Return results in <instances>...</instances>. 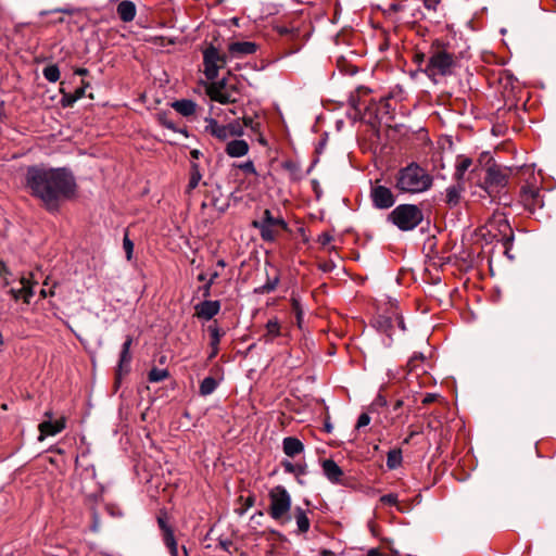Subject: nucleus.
<instances>
[{"label":"nucleus","instance_id":"5fc2aeb1","mask_svg":"<svg viewBox=\"0 0 556 556\" xmlns=\"http://www.w3.org/2000/svg\"><path fill=\"white\" fill-rule=\"evenodd\" d=\"M20 292H23L24 302L29 303L30 298L34 295L33 288L24 286L20 289Z\"/></svg>","mask_w":556,"mask_h":556},{"label":"nucleus","instance_id":"f8f14e48","mask_svg":"<svg viewBox=\"0 0 556 556\" xmlns=\"http://www.w3.org/2000/svg\"><path fill=\"white\" fill-rule=\"evenodd\" d=\"M519 202L526 211L533 214L536 210L543 207V195L535 185L526 184L519 191Z\"/></svg>","mask_w":556,"mask_h":556},{"label":"nucleus","instance_id":"864d4df0","mask_svg":"<svg viewBox=\"0 0 556 556\" xmlns=\"http://www.w3.org/2000/svg\"><path fill=\"white\" fill-rule=\"evenodd\" d=\"M426 58L428 59L427 53L418 51L414 54L413 62L420 66L425 62Z\"/></svg>","mask_w":556,"mask_h":556},{"label":"nucleus","instance_id":"1a4fd4ad","mask_svg":"<svg viewBox=\"0 0 556 556\" xmlns=\"http://www.w3.org/2000/svg\"><path fill=\"white\" fill-rule=\"evenodd\" d=\"M268 514L274 520H281L291 508V497L282 485H277L270 490Z\"/></svg>","mask_w":556,"mask_h":556},{"label":"nucleus","instance_id":"4d7b16f0","mask_svg":"<svg viewBox=\"0 0 556 556\" xmlns=\"http://www.w3.org/2000/svg\"><path fill=\"white\" fill-rule=\"evenodd\" d=\"M276 31L281 35V36H287V35H290L293 33L294 28H289L287 26H280V25H277L275 27Z\"/></svg>","mask_w":556,"mask_h":556},{"label":"nucleus","instance_id":"7c9ffc66","mask_svg":"<svg viewBox=\"0 0 556 556\" xmlns=\"http://www.w3.org/2000/svg\"><path fill=\"white\" fill-rule=\"evenodd\" d=\"M225 151L231 157L243 156V140L235 138L231 139L226 143Z\"/></svg>","mask_w":556,"mask_h":556},{"label":"nucleus","instance_id":"de8ad7c7","mask_svg":"<svg viewBox=\"0 0 556 556\" xmlns=\"http://www.w3.org/2000/svg\"><path fill=\"white\" fill-rule=\"evenodd\" d=\"M370 422V416L367 413H363L359 415L355 428L359 430L363 427L368 426Z\"/></svg>","mask_w":556,"mask_h":556},{"label":"nucleus","instance_id":"6ab92c4d","mask_svg":"<svg viewBox=\"0 0 556 556\" xmlns=\"http://www.w3.org/2000/svg\"><path fill=\"white\" fill-rule=\"evenodd\" d=\"M282 451L288 457L294 458L304 452V444L295 437H286L282 440Z\"/></svg>","mask_w":556,"mask_h":556},{"label":"nucleus","instance_id":"473e14b6","mask_svg":"<svg viewBox=\"0 0 556 556\" xmlns=\"http://www.w3.org/2000/svg\"><path fill=\"white\" fill-rule=\"evenodd\" d=\"M426 359L427 358L422 353H414L413 356L407 362L408 371L413 372L418 369L424 370V364H425Z\"/></svg>","mask_w":556,"mask_h":556},{"label":"nucleus","instance_id":"412c9836","mask_svg":"<svg viewBox=\"0 0 556 556\" xmlns=\"http://www.w3.org/2000/svg\"><path fill=\"white\" fill-rule=\"evenodd\" d=\"M163 543L167 547L170 556H189V553L186 546H181L182 555L178 552V544L176 538L174 535L173 530H166L164 534H162Z\"/></svg>","mask_w":556,"mask_h":556},{"label":"nucleus","instance_id":"bb28decb","mask_svg":"<svg viewBox=\"0 0 556 556\" xmlns=\"http://www.w3.org/2000/svg\"><path fill=\"white\" fill-rule=\"evenodd\" d=\"M403 452L400 447L392 448L387 454V467L390 470H394L402 466Z\"/></svg>","mask_w":556,"mask_h":556},{"label":"nucleus","instance_id":"4468645a","mask_svg":"<svg viewBox=\"0 0 556 556\" xmlns=\"http://www.w3.org/2000/svg\"><path fill=\"white\" fill-rule=\"evenodd\" d=\"M266 176L261 174L252 161L245 162V182L253 185V191L249 193L252 199H256L264 189Z\"/></svg>","mask_w":556,"mask_h":556},{"label":"nucleus","instance_id":"e433bc0d","mask_svg":"<svg viewBox=\"0 0 556 556\" xmlns=\"http://www.w3.org/2000/svg\"><path fill=\"white\" fill-rule=\"evenodd\" d=\"M371 90L367 87H358L356 89V94L358 97L357 101L354 99V97H352L353 106L358 111H361L362 109H366L365 102L361 101V97L368 96Z\"/></svg>","mask_w":556,"mask_h":556},{"label":"nucleus","instance_id":"9d476101","mask_svg":"<svg viewBox=\"0 0 556 556\" xmlns=\"http://www.w3.org/2000/svg\"><path fill=\"white\" fill-rule=\"evenodd\" d=\"M369 198L372 205L379 210H388L395 203V195L391 188L381 184L380 179L370 182Z\"/></svg>","mask_w":556,"mask_h":556},{"label":"nucleus","instance_id":"423d86ee","mask_svg":"<svg viewBox=\"0 0 556 556\" xmlns=\"http://www.w3.org/2000/svg\"><path fill=\"white\" fill-rule=\"evenodd\" d=\"M245 128L250 129L249 137L256 140L266 151L269 150L264 129L267 127L266 113L256 102L249 101L245 106Z\"/></svg>","mask_w":556,"mask_h":556},{"label":"nucleus","instance_id":"8fccbe9b","mask_svg":"<svg viewBox=\"0 0 556 556\" xmlns=\"http://www.w3.org/2000/svg\"><path fill=\"white\" fill-rule=\"evenodd\" d=\"M307 472V466L305 462L294 464V471L292 475L299 477L304 476Z\"/></svg>","mask_w":556,"mask_h":556},{"label":"nucleus","instance_id":"f03ea898","mask_svg":"<svg viewBox=\"0 0 556 556\" xmlns=\"http://www.w3.org/2000/svg\"><path fill=\"white\" fill-rule=\"evenodd\" d=\"M428 62L424 68L427 77L437 81L438 77L452 76L458 66V58L448 42L434 39L427 51Z\"/></svg>","mask_w":556,"mask_h":556},{"label":"nucleus","instance_id":"338daca9","mask_svg":"<svg viewBox=\"0 0 556 556\" xmlns=\"http://www.w3.org/2000/svg\"><path fill=\"white\" fill-rule=\"evenodd\" d=\"M99 526H100V521H99L98 515H97L96 513H93V526H92V530H93V531H98V530H99Z\"/></svg>","mask_w":556,"mask_h":556},{"label":"nucleus","instance_id":"774afa93","mask_svg":"<svg viewBox=\"0 0 556 556\" xmlns=\"http://www.w3.org/2000/svg\"><path fill=\"white\" fill-rule=\"evenodd\" d=\"M75 74L78 76H87L89 74V70L80 67L75 71Z\"/></svg>","mask_w":556,"mask_h":556},{"label":"nucleus","instance_id":"c85d7f7f","mask_svg":"<svg viewBox=\"0 0 556 556\" xmlns=\"http://www.w3.org/2000/svg\"><path fill=\"white\" fill-rule=\"evenodd\" d=\"M294 518L296 521L299 532L306 533L309 530L311 526L307 513L303 508L296 507L294 510Z\"/></svg>","mask_w":556,"mask_h":556},{"label":"nucleus","instance_id":"393cba45","mask_svg":"<svg viewBox=\"0 0 556 556\" xmlns=\"http://www.w3.org/2000/svg\"><path fill=\"white\" fill-rule=\"evenodd\" d=\"M117 14L123 22H131L136 16V5L131 1L124 0L117 5Z\"/></svg>","mask_w":556,"mask_h":556},{"label":"nucleus","instance_id":"09e8293b","mask_svg":"<svg viewBox=\"0 0 556 556\" xmlns=\"http://www.w3.org/2000/svg\"><path fill=\"white\" fill-rule=\"evenodd\" d=\"M159 121L162 126H164L173 131H178L175 123L173 121H170L169 118H167V116H165V115L160 116Z\"/></svg>","mask_w":556,"mask_h":556},{"label":"nucleus","instance_id":"20e7f679","mask_svg":"<svg viewBox=\"0 0 556 556\" xmlns=\"http://www.w3.org/2000/svg\"><path fill=\"white\" fill-rule=\"evenodd\" d=\"M480 235L489 243L501 242L506 254L513 247L514 231L503 213H494L480 228Z\"/></svg>","mask_w":556,"mask_h":556},{"label":"nucleus","instance_id":"f257e3e1","mask_svg":"<svg viewBox=\"0 0 556 556\" xmlns=\"http://www.w3.org/2000/svg\"><path fill=\"white\" fill-rule=\"evenodd\" d=\"M29 194L41 201L49 213L59 212L61 204L77 193V182L68 167H50L45 164L29 166L25 174Z\"/></svg>","mask_w":556,"mask_h":556},{"label":"nucleus","instance_id":"ea45409f","mask_svg":"<svg viewBox=\"0 0 556 556\" xmlns=\"http://www.w3.org/2000/svg\"><path fill=\"white\" fill-rule=\"evenodd\" d=\"M208 331H210L211 337H212L211 345L213 348V351H212V353L210 355V358H213L217 354V345L219 343V332H218V329L216 327H212V326L208 327Z\"/></svg>","mask_w":556,"mask_h":556},{"label":"nucleus","instance_id":"a18cd8bd","mask_svg":"<svg viewBox=\"0 0 556 556\" xmlns=\"http://www.w3.org/2000/svg\"><path fill=\"white\" fill-rule=\"evenodd\" d=\"M229 54L231 56L236 54H242L243 53V41H236L229 45L228 48Z\"/></svg>","mask_w":556,"mask_h":556},{"label":"nucleus","instance_id":"603ef678","mask_svg":"<svg viewBox=\"0 0 556 556\" xmlns=\"http://www.w3.org/2000/svg\"><path fill=\"white\" fill-rule=\"evenodd\" d=\"M424 3V7L429 10L435 12L438 10V7L441 3V0H421Z\"/></svg>","mask_w":556,"mask_h":556},{"label":"nucleus","instance_id":"0e129e2a","mask_svg":"<svg viewBox=\"0 0 556 556\" xmlns=\"http://www.w3.org/2000/svg\"><path fill=\"white\" fill-rule=\"evenodd\" d=\"M75 99L78 101L79 99L84 98L86 96L85 88H77L75 92L73 93Z\"/></svg>","mask_w":556,"mask_h":556},{"label":"nucleus","instance_id":"7ed1b4c3","mask_svg":"<svg viewBox=\"0 0 556 556\" xmlns=\"http://www.w3.org/2000/svg\"><path fill=\"white\" fill-rule=\"evenodd\" d=\"M394 178L395 188L401 193H421L429 190L433 184L432 176L415 162L400 168Z\"/></svg>","mask_w":556,"mask_h":556},{"label":"nucleus","instance_id":"39448f33","mask_svg":"<svg viewBox=\"0 0 556 556\" xmlns=\"http://www.w3.org/2000/svg\"><path fill=\"white\" fill-rule=\"evenodd\" d=\"M514 168L502 166L493 162L485 169V175L480 187L492 198L497 195L507 187L510 177L514 175Z\"/></svg>","mask_w":556,"mask_h":556},{"label":"nucleus","instance_id":"aec40b11","mask_svg":"<svg viewBox=\"0 0 556 556\" xmlns=\"http://www.w3.org/2000/svg\"><path fill=\"white\" fill-rule=\"evenodd\" d=\"M65 428V419L46 420L39 425L40 440L46 435H55Z\"/></svg>","mask_w":556,"mask_h":556},{"label":"nucleus","instance_id":"f3484780","mask_svg":"<svg viewBox=\"0 0 556 556\" xmlns=\"http://www.w3.org/2000/svg\"><path fill=\"white\" fill-rule=\"evenodd\" d=\"M379 503L383 506H394L401 514L407 513L413 507L412 500L400 501L397 494L389 493L384 494L379 498Z\"/></svg>","mask_w":556,"mask_h":556},{"label":"nucleus","instance_id":"a211bd4d","mask_svg":"<svg viewBox=\"0 0 556 556\" xmlns=\"http://www.w3.org/2000/svg\"><path fill=\"white\" fill-rule=\"evenodd\" d=\"M218 301H203L195 306V315L206 320L212 319L219 311Z\"/></svg>","mask_w":556,"mask_h":556},{"label":"nucleus","instance_id":"680f3d73","mask_svg":"<svg viewBox=\"0 0 556 556\" xmlns=\"http://www.w3.org/2000/svg\"><path fill=\"white\" fill-rule=\"evenodd\" d=\"M506 79L507 80V84H510L513 85L514 80L511 75H509L506 71H503L500 73V81H502L503 79Z\"/></svg>","mask_w":556,"mask_h":556},{"label":"nucleus","instance_id":"6e6552de","mask_svg":"<svg viewBox=\"0 0 556 556\" xmlns=\"http://www.w3.org/2000/svg\"><path fill=\"white\" fill-rule=\"evenodd\" d=\"M252 226L257 228L265 241H274L280 233L288 230V224L278 213L276 216L265 208L261 215L252 220Z\"/></svg>","mask_w":556,"mask_h":556},{"label":"nucleus","instance_id":"c756f323","mask_svg":"<svg viewBox=\"0 0 556 556\" xmlns=\"http://www.w3.org/2000/svg\"><path fill=\"white\" fill-rule=\"evenodd\" d=\"M211 134L220 140L233 139V132L227 130L225 125H218L216 121L211 119L210 122Z\"/></svg>","mask_w":556,"mask_h":556},{"label":"nucleus","instance_id":"5701e85b","mask_svg":"<svg viewBox=\"0 0 556 556\" xmlns=\"http://www.w3.org/2000/svg\"><path fill=\"white\" fill-rule=\"evenodd\" d=\"M163 543L167 547L170 556H189V553L186 546H181L182 555L178 552V544L176 538L174 535L173 530H166L164 534H162Z\"/></svg>","mask_w":556,"mask_h":556},{"label":"nucleus","instance_id":"58836bf2","mask_svg":"<svg viewBox=\"0 0 556 556\" xmlns=\"http://www.w3.org/2000/svg\"><path fill=\"white\" fill-rule=\"evenodd\" d=\"M60 92L62 94V98L60 100V104L62 108H73L74 104L77 102L73 93L66 92L63 87L60 88Z\"/></svg>","mask_w":556,"mask_h":556},{"label":"nucleus","instance_id":"4c0bfd02","mask_svg":"<svg viewBox=\"0 0 556 556\" xmlns=\"http://www.w3.org/2000/svg\"><path fill=\"white\" fill-rule=\"evenodd\" d=\"M168 377V371L166 369H159L153 367L148 375V379L150 382H160Z\"/></svg>","mask_w":556,"mask_h":556},{"label":"nucleus","instance_id":"72a5a7b5","mask_svg":"<svg viewBox=\"0 0 556 556\" xmlns=\"http://www.w3.org/2000/svg\"><path fill=\"white\" fill-rule=\"evenodd\" d=\"M216 388H217L216 379L210 376L202 380V382L200 384L199 392L201 395L206 396V395L212 394Z\"/></svg>","mask_w":556,"mask_h":556},{"label":"nucleus","instance_id":"c9c22d12","mask_svg":"<svg viewBox=\"0 0 556 556\" xmlns=\"http://www.w3.org/2000/svg\"><path fill=\"white\" fill-rule=\"evenodd\" d=\"M280 334V324L277 318L269 319L266 323V334L268 339L273 340L274 338Z\"/></svg>","mask_w":556,"mask_h":556},{"label":"nucleus","instance_id":"a19ab883","mask_svg":"<svg viewBox=\"0 0 556 556\" xmlns=\"http://www.w3.org/2000/svg\"><path fill=\"white\" fill-rule=\"evenodd\" d=\"M291 308H292V312L295 314L296 323H298L299 327H301V323L303 319V308H302L300 301L294 296L291 298Z\"/></svg>","mask_w":556,"mask_h":556},{"label":"nucleus","instance_id":"a878e982","mask_svg":"<svg viewBox=\"0 0 556 556\" xmlns=\"http://www.w3.org/2000/svg\"><path fill=\"white\" fill-rule=\"evenodd\" d=\"M471 165H472L471 157L464 155V154L458 155L456 157V163H455V173H454L455 179L458 181L463 180L466 172L469 169V167Z\"/></svg>","mask_w":556,"mask_h":556},{"label":"nucleus","instance_id":"2eb2a0df","mask_svg":"<svg viewBox=\"0 0 556 556\" xmlns=\"http://www.w3.org/2000/svg\"><path fill=\"white\" fill-rule=\"evenodd\" d=\"M132 343V339L127 337L125 342L122 345V351L119 354V361L115 370V386L116 388L119 386L123 376L127 375L130 370V346Z\"/></svg>","mask_w":556,"mask_h":556},{"label":"nucleus","instance_id":"37998d69","mask_svg":"<svg viewBox=\"0 0 556 556\" xmlns=\"http://www.w3.org/2000/svg\"><path fill=\"white\" fill-rule=\"evenodd\" d=\"M218 545L227 551L228 553H232V549L238 552L239 548L237 546V544L235 542H232L231 540H228V539H219L218 540Z\"/></svg>","mask_w":556,"mask_h":556},{"label":"nucleus","instance_id":"e2e57ef3","mask_svg":"<svg viewBox=\"0 0 556 556\" xmlns=\"http://www.w3.org/2000/svg\"><path fill=\"white\" fill-rule=\"evenodd\" d=\"M211 286H212V283H210L208 281H206V283H205L203 287L199 288V290H200V291H202V295H203L204 298L210 296V294H211V293H210Z\"/></svg>","mask_w":556,"mask_h":556},{"label":"nucleus","instance_id":"6e6d98bb","mask_svg":"<svg viewBox=\"0 0 556 556\" xmlns=\"http://www.w3.org/2000/svg\"><path fill=\"white\" fill-rule=\"evenodd\" d=\"M157 523L162 531V534H164L166 530H173L172 527H169L167 525L166 517H163V516L157 517Z\"/></svg>","mask_w":556,"mask_h":556},{"label":"nucleus","instance_id":"b1692460","mask_svg":"<svg viewBox=\"0 0 556 556\" xmlns=\"http://www.w3.org/2000/svg\"><path fill=\"white\" fill-rule=\"evenodd\" d=\"M172 108L180 115L189 117L195 113L197 103L190 99H181L174 101Z\"/></svg>","mask_w":556,"mask_h":556},{"label":"nucleus","instance_id":"bf43d9fd","mask_svg":"<svg viewBox=\"0 0 556 556\" xmlns=\"http://www.w3.org/2000/svg\"><path fill=\"white\" fill-rule=\"evenodd\" d=\"M257 46L254 42L245 41V55L256 52Z\"/></svg>","mask_w":556,"mask_h":556},{"label":"nucleus","instance_id":"13d9d810","mask_svg":"<svg viewBox=\"0 0 556 556\" xmlns=\"http://www.w3.org/2000/svg\"><path fill=\"white\" fill-rule=\"evenodd\" d=\"M437 399H438V395H437V394H434V393H427V394L425 395V397L422 399L421 403H422L424 405H429V404H431V403L435 402V401H437Z\"/></svg>","mask_w":556,"mask_h":556},{"label":"nucleus","instance_id":"3c124183","mask_svg":"<svg viewBox=\"0 0 556 556\" xmlns=\"http://www.w3.org/2000/svg\"><path fill=\"white\" fill-rule=\"evenodd\" d=\"M106 511L112 517H122L123 516L122 509L117 505H114V504H108Z\"/></svg>","mask_w":556,"mask_h":556},{"label":"nucleus","instance_id":"69168bd1","mask_svg":"<svg viewBox=\"0 0 556 556\" xmlns=\"http://www.w3.org/2000/svg\"><path fill=\"white\" fill-rule=\"evenodd\" d=\"M238 502L240 504L239 507H237L235 510L239 514V515H242L243 514V495H239L238 497Z\"/></svg>","mask_w":556,"mask_h":556},{"label":"nucleus","instance_id":"dca6fc26","mask_svg":"<svg viewBox=\"0 0 556 556\" xmlns=\"http://www.w3.org/2000/svg\"><path fill=\"white\" fill-rule=\"evenodd\" d=\"M321 468L324 475L330 482L336 484H341L343 482L344 472L333 459H324L321 462Z\"/></svg>","mask_w":556,"mask_h":556},{"label":"nucleus","instance_id":"c03bdc74","mask_svg":"<svg viewBox=\"0 0 556 556\" xmlns=\"http://www.w3.org/2000/svg\"><path fill=\"white\" fill-rule=\"evenodd\" d=\"M225 127L227 128V130L233 132V138L243 135V127L238 122L229 123L225 125Z\"/></svg>","mask_w":556,"mask_h":556},{"label":"nucleus","instance_id":"2f4dec72","mask_svg":"<svg viewBox=\"0 0 556 556\" xmlns=\"http://www.w3.org/2000/svg\"><path fill=\"white\" fill-rule=\"evenodd\" d=\"M201 178H202V174L200 173L199 165L197 163H191L190 177H189V182H188L186 192L191 193V191L198 187Z\"/></svg>","mask_w":556,"mask_h":556},{"label":"nucleus","instance_id":"49530a36","mask_svg":"<svg viewBox=\"0 0 556 556\" xmlns=\"http://www.w3.org/2000/svg\"><path fill=\"white\" fill-rule=\"evenodd\" d=\"M333 240V237L330 232L328 231H325V232H321L318 238H317V242L323 245V247H326L328 245L331 241Z\"/></svg>","mask_w":556,"mask_h":556},{"label":"nucleus","instance_id":"cd10ccee","mask_svg":"<svg viewBox=\"0 0 556 556\" xmlns=\"http://www.w3.org/2000/svg\"><path fill=\"white\" fill-rule=\"evenodd\" d=\"M463 188L460 186H450L445 190V203L450 206H456L460 202Z\"/></svg>","mask_w":556,"mask_h":556},{"label":"nucleus","instance_id":"0eeeda50","mask_svg":"<svg viewBox=\"0 0 556 556\" xmlns=\"http://www.w3.org/2000/svg\"><path fill=\"white\" fill-rule=\"evenodd\" d=\"M424 219L421 208L416 204H400L388 215V220L402 231H410Z\"/></svg>","mask_w":556,"mask_h":556},{"label":"nucleus","instance_id":"ddd939ff","mask_svg":"<svg viewBox=\"0 0 556 556\" xmlns=\"http://www.w3.org/2000/svg\"><path fill=\"white\" fill-rule=\"evenodd\" d=\"M242 174L243 163H233L227 176L228 185L230 186V188H232V190L230 191V200H232L235 203L240 202L242 199V193L240 189L243 184V179L241 178Z\"/></svg>","mask_w":556,"mask_h":556},{"label":"nucleus","instance_id":"79ce46f5","mask_svg":"<svg viewBox=\"0 0 556 556\" xmlns=\"http://www.w3.org/2000/svg\"><path fill=\"white\" fill-rule=\"evenodd\" d=\"M123 248L126 253V258L130 261L132 258L134 252V242L129 239L128 233L126 232L123 239Z\"/></svg>","mask_w":556,"mask_h":556},{"label":"nucleus","instance_id":"9b49d317","mask_svg":"<svg viewBox=\"0 0 556 556\" xmlns=\"http://www.w3.org/2000/svg\"><path fill=\"white\" fill-rule=\"evenodd\" d=\"M226 60L227 55L220 54L213 45L203 51L204 74L208 80L217 77L218 70L226 64Z\"/></svg>","mask_w":556,"mask_h":556},{"label":"nucleus","instance_id":"052dcab7","mask_svg":"<svg viewBox=\"0 0 556 556\" xmlns=\"http://www.w3.org/2000/svg\"><path fill=\"white\" fill-rule=\"evenodd\" d=\"M281 466H282V468H283V470H285L286 472H288V473H293V471H294V464H293V463H291V462H289V460H283V462L281 463Z\"/></svg>","mask_w":556,"mask_h":556},{"label":"nucleus","instance_id":"f704fd0d","mask_svg":"<svg viewBox=\"0 0 556 556\" xmlns=\"http://www.w3.org/2000/svg\"><path fill=\"white\" fill-rule=\"evenodd\" d=\"M43 77L50 81L55 83L60 79V70L56 64H50L42 70Z\"/></svg>","mask_w":556,"mask_h":556},{"label":"nucleus","instance_id":"4be33fe9","mask_svg":"<svg viewBox=\"0 0 556 556\" xmlns=\"http://www.w3.org/2000/svg\"><path fill=\"white\" fill-rule=\"evenodd\" d=\"M163 543L167 547L170 556H189V553L186 546H181L182 555L178 552V544L176 538L174 535L173 530H166L164 534H162Z\"/></svg>","mask_w":556,"mask_h":556}]
</instances>
